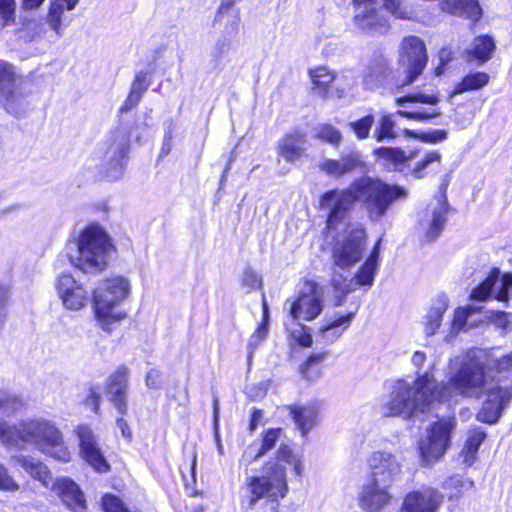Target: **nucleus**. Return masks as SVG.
Masks as SVG:
<instances>
[{"instance_id":"obj_1","label":"nucleus","mask_w":512,"mask_h":512,"mask_svg":"<svg viewBox=\"0 0 512 512\" xmlns=\"http://www.w3.org/2000/svg\"><path fill=\"white\" fill-rule=\"evenodd\" d=\"M458 370L445 385H436L430 372H425L413 383L397 380L388 398L381 406L386 417L411 419L430 410L434 401H448L455 397H486L477 419L487 424L496 423L512 399V352L491 360L487 365L481 354L469 350L454 360Z\"/></svg>"},{"instance_id":"obj_2","label":"nucleus","mask_w":512,"mask_h":512,"mask_svg":"<svg viewBox=\"0 0 512 512\" xmlns=\"http://www.w3.org/2000/svg\"><path fill=\"white\" fill-rule=\"evenodd\" d=\"M407 192L397 185H389L378 178L363 176L355 179L349 187L326 192L320 200L323 210H329L327 228L338 229L345 222L348 212L356 202L365 209L372 222L380 221L398 199H404Z\"/></svg>"},{"instance_id":"obj_3","label":"nucleus","mask_w":512,"mask_h":512,"mask_svg":"<svg viewBox=\"0 0 512 512\" xmlns=\"http://www.w3.org/2000/svg\"><path fill=\"white\" fill-rule=\"evenodd\" d=\"M283 463L293 465L294 471L298 476L302 474L300 460L287 445H280L276 458L270 459L265 463L263 475L246 478L245 484L249 493L250 507H254L262 498L278 505L279 500L286 497L289 488L286 467Z\"/></svg>"},{"instance_id":"obj_4","label":"nucleus","mask_w":512,"mask_h":512,"mask_svg":"<svg viewBox=\"0 0 512 512\" xmlns=\"http://www.w3.org/2000/svg\"><path fill=\"white\" fill-rule=\"evenodd\" d=\"M113 250L111 239L102 226L90 224L66 243L69 262L84 273L103 271Z\"/></svg>"},{"instance_id":"obj_5","label":"nucleus","mask_w":512,"mask_h":512,"mask_svg":"<svg viewBox=\"0 0 512 512\" xmlns=\"http://www.w3.org/2000/svg\"><path fill=\"white\" fill-rule=\"evenodd\" d=\"M31 444L42 453L61 462H69L71 453L57 425L44 417L25 418L16 423V443Z\"/></svg>"},{"instance_id":"obj_6","label":"nucleus","mask_w":512,"mask_h":512,"mask_svg":"<svg viewBox=\"0 0 512 512\" xmlns=\"http://www.w3.org/2000/svg\"><path fill=\"white\" fill-rule=\"evenodd\" d=\"M353 22L356 28L368 35H382L389 29L383 9L399 19H411L413 9L404 0H353Z\"/></svg>"},{"instance_id":"obj_7","label":"nucleus","mask_w":512,"mask_h":512,"mask_svg":"<svg viewBox=\"0 0 512 512\" xmlns=\"http://www.w3.org/2000/svg\"><path fill=\"white\" fill-rule=\"evenodd\" d=\"M131 285L127 278L117 276L102 280L93 291V305L96 320L102 329L109 331V325L121 321L126 314L117 307L130 295Z\"/></svg>"},{"instance_id":"obj_8","label":"nucleus","mask_w":512,"mask_h":512,"mask_svg":"<svg viewBox=\"0 0 512 512\" xmlns=\"http://www.w3.org/2000/svg\"><path fill=\"white\" fill-rule=\"evenodd\" d=\"M16 462L32 478L38 480L45 487L51 490L63 501L73 512H84L86 501L78 485L68 478L53 480L48 468L39 460L27 456H18Z\"/></svg>"},{"instance_id":"obj_9","label":"nucleus","mask_w":512,"mask_h":512,"mask_svg":"<svg viewBox=\"0 0 512 512\" xmlns=\"http://www.w3.org/2000/svg\"><path fill=\"white\" fill-rule=\"evenodd\" d=\"M454 427V419L443 418L434 422L426 430L425 436L418 441V453L422 466L434 465L444 456Z\"/></svg>"},{"instance_id":"obj_10","label":"nucleus","mask_w":512,"mask_h":512,"mask_svg":"<svg viewBox=\"0 0 512 512\" xmlns=\"http://www.w3.org/2000/svg\"><path fill=\"white\" fill-rule=\"evenodd\" d=\"M341 240H337L332 249V259L335 270L350 269L363 257L364 245L367 239L366 230L361 224L346 225Z\"/></svg>"},{"instance_id":"obj_11","label":"nucleus","mask_w":512,"mask_h":512,"mask_svg":"<svg viewBox=\"0 0 512 512\" xmlns=\"http://www.w3.org/2000/svg\"><path fill=\"white\" fill-rule=\"evenodd\" d=\"M380 243L381 239L377 241L371 254L353 278L348 279L338 271L334 270L331 281L335 293L339 294L335 296V306H340L344 297L352 291H355L358 287H370L373 284L374 276L378 269Z\"/></svg>"},{"instance_id":"obj_12","label":"nucleus","mask_w":512,"mask_h":512,"mask_svg":"<svg viewBox=\"0 0 512 512\" xmlns=\"http://www.w3.org/2000/svg\"><path fill=\"white\" fill-rule=\"evenodd\" d=\"M106 144L107 147L101 148L103 175L109 181H116L124 175V159L129 149V137L126 129L116 128L109 135Z\"/></svg>"},{"instance_id":"obj_13","label":"nucleus","mask_w":512,"mask_h":512,"mask_svg":"<svg viewBox=\"0 0 512 512\" xmlns=\"http://www.w3.org/2000/svg\"><path fill=\"white\" fill-rule=\"evenodd\" d=\"M428 61L424 42L417 36L409 35L403 38L400 44L399 63L404 67V78L398 87L414 83L423 73Z\"/></svg>"},{"instance_id":"obj_14","label":"nucleus","mask_w":512,"mask_h":512,"mask_svg":"<svg viewBox=\"0 0 512 512\" xmlns=\"http://www.w3.org/2000/svg\"><path fill=\"white\" fill-rule=\"evenodd\" d=\"M20 85L21 79L14 67L0 60V102L7 112L17 117L25 113L28 104Z\"/></svg>"},{"instance_id":"obj_15","label":"nucleus","mask_w":512,"mask_h":512,"mask_svg":"<svg viewBox=\"0 0 512 512\" xmlns=\"http://www.w3.org/2000/svg\"><path fill=\"white\" fill-rule=\"evenodd\" d=\"M323 309V292L314 282H307L296 300L290 302L289 314L297 321H311Z\"/></svg>"},{"instance_id":"obj_16","label":"nucleus","mask_w":512,"mask_h":512,"mask_svg":"<svg viewBox=\"0 0 512 512\" xmlns=\"http://www.w3.org/2000/svg\"><path fill=\"white\" fill-rule=\"evenodd\" d=\"M369 479L392 487L402 475V464L397 456L389 451L377 450L368 459Z\"/></svg>"},{"instance_id":"obj_17","label":"nucleus","mask_w":512,"mask_h":512,"mask_svg":"<svg viewBox=\"0 0 512 512\" xmlns=\"http://www.w3.org/2000/svg\"><path fill=\"white\" fill-rule=\"evenodd\" d=\"M79 439V454L95 471L107 473L110 465L99 447L97 437L88 425H79L74 430Z\"/></svg>"},{"instance_id":"obj_18","label":"nucleus","mask_w":512,"mask_h":512,"mask_svg":"<svg viewBox=\"0 0 512 512\" xmlns=\"http://www.w3.org/2000/svg\"><path fill=\"white\" fill-rule=\"evenodd\" d=\"M439 97L437 94L433 93H424L421 91L414 92L408 94L403 97H398L395 99V103L398 106H404L407 103L410 104H426L429 105V108L425 109H414V110H398L396 112L397 115L404 117L409 120L415 121H429L433 118L439 117L441 112L436 107L439 103Z\"/></svg>"},{"instance_id":"obj_19","label":"nucleus","mask_w":512,"mask_h":512,"mask_svg":"<svg viewBox=\"0 0 512 512\" xmlns=\"http://www.w3.org/2000/svg\"><path fill=\"white\" fill-rule=\"evenodd\" d=\"M512 289V274H503L497 269L471 292V299L476 301H485L494 296L501 302L509 300V291Z\"/></svg>"},{"instance_id":"obj_20","label":"nucleus","mask_w":512,"mask_h":512,"mask_svg":"<svg viewBox=\"0 0 512 512\" xmlns=\"http://www.w3.org/2000/svg\"><path fill=\"white\" fill-rule=\"evenodd\" d=\"M391 488L385 484L368 479L358 494L359 507L366 512H381L393 500Z\"/></svg>"},{"instance_id":"obj_21","label":"nucleus","mask_w":512,"mask_h":512,"mask_svg":"<svg viewBox=\"0 0 512 512\" xmlns=\"http://www.w3.org/2000/svg\"><path fill=\"white\" fill-rule=\"evenodd\" d=\"M449 210V204L446 196V186H442L441 192L429 204L425 218L421 221L426 229V238L428 241L435 240L443 231Z\"/></svg>"},{"instance_id":"obj_22","label":"nucleus","mask_w":512,"mask_h":512,"mask_svg":"<svg viewBox=\"0 0 512 512\" xmlns=\"http://www.w3.org/2000/svg\"><path fill=\"white\" fill-rule=\"evenodd\" d=\"M443 500L439 491L431 487L409 492L399 512H437Z\"/></svg>"},{"instance_id":"obj_23","label":"nucleus","mask_w":512,"mask_h":512,"mask_svg":"<svg viewBox=\"0 0 512 512\" xmlns=\"http://www.w3.org/2000/svg\"><path fill=\"white\" fill-rule=\"evenodd\" d=\"M55 286L65 308L77 311L86 305L87 292L71 275H59Z\"/></svg>"},{"instance_id":"obj_24","label":"nucleus","mask_w":512,"mask_h":512,"mask_svg":"<svg viewBox=\"0 0 512 512\" xmlns=\"http://www.w3.org/2000/svg\"><path fill=\"white\" fill-rule=\"evenodd\" d=\"M365 162L358 151L342 153L339 159H325L319 169L332 178H341L356 171H363Z\"/></svg>"},{"instance_id":"obj_25","label":"nucleus","mask_w":512,"mask_h":512,"mask_svg":"<svg viewBox=\"0 0 512 512\" xmlns=\"http://www.w3.org/2000/svg\"><path fill=\"white\" fill-rule=\"evenodd\" d=\"M129 369L120 366L107 380L105 393L114 408L121 415H125L128 410L127 392H128Z\"/></svg>"},{"instance_id":"obj_26","label":"nucleus","mask_w":512,"mask_h":512,"mask_svg":"<svg viewBox=\"0 0 512 512\" xmlns=\"http://www.w3.org/2000/svg\"><path fill=\"white\" fill-rule=\"evenodd\" d=\"M377 160L388 170L407 173L410 171V161L417 157L416 151L406 154L400 148L381 147L374 151Z\"/></svg>"},{"instance_id":"obj_27","label":"nucleus","mask_w":512,"mask_h":512,"mask_svg":"<svg viewBox=\"0 0 512 512\" xmlns=\"http://www.w3.org/2000/svg\"><path fill=\"white\" fill-rule=\"evenodd\" d=\"M440 10L477 23L483 17V9L479 0H442Z\"/></svg>"},{"instance_id":"obj_28","label":"nucleus","mask_w":512,"mask_h":512,"mask_svg":"<svg viewBox=\"0 0 512 512\" xmlns=\"http://www.w3.org/2000/svg\"><path fill=\"white\" fill-rule=\"evenodd\" d=\"M306 143L305 133L299 130L289 132L278 141V154L288 162L297 161L303 156Z\"/></svg>"},{"instance_id":"obj_29","label":"nucleus","mask_w":512,"mask_h":512,"mask_svg":"<svg viewBox=\"0 0 512 512\" xmlns=\"http://www.w3.org/2000/svg\"><path fill=\"white\" fill-rule=\"evenodd\" d=\"M449 301L445 294L436 296L423 317V326L426 336L436 334L441 326L442 318L448 309Z\"/></svg>"},{"instance_id":"obj_30","label":"nucleus","mask_w":512,"mask_h":512,"mask_svg":"<svg viewBox=\"0 0 512 512\" xmlns=\"http://www.w3.org/2000/svg\"><path fill=\"white\" fill-rule=\"evenodd\" d=\"M496 49L492 36L480 35L473 39L471 45L465 50L464 56L468 61L476 60L479 64L489 61Z\"/></svg>"},{"instance_id":"obj_31","label":"nucleus","mask_w":512,"mask_h":512,"mask_svg":"<svg viewBox=\"0 0 512 512\" xmlns=\"http://www.w3.org/2000/svg\"><path fill=\"white\" fill-rule=\"evenodd\" d=\"M354 315L355 312H350L347 315H338L326 325H323L319 329V337H321L322 342L332 344L338 340L342 333L350 326Z\"/></svg>"},{"instance_id":"obj_32","label":"nucleus","mask_w":512,"mask_h":512,"mask_svg":"<svg viewBox=\"0 0 512 512\" xmlns=\"http://www.w3.org/2000/svg\"><path fill=\"white\" fill-rule=\"evenodd\" d=\"M290 414L302 436H305L316 424L318 411L314 406H292Z\"/></svg>"},{"instance_id":"obj_33","label":"nucleus","mask_w":512,"mask_h":512,"mask_svg":"<svg viewBox=\"0 0 512 512\" xmlns=\"http://www.w3.org/2000/svg\"><path fill=\"white\" fill-rule=\"evenodd\" d=\"M79 0H52L49 12L47 15V24L56 32L61 35L62 16L65 10L71 11L78 4Z\"/></svg>"},{"instance_id":"obj_34","label":"nucleus","mask_w":512,"mask_h":512,"mask_svg":"<svg viewBox=\"0 0 512 512\" xmlns=\"http://www.w3.org/2000/svg\"><path fill=\"white\" fill-rule=\"evenodd\" d=\"M215 21L224 24V28L221 35L225 37H230V39L235 41L236 36L238 35L240 29L239 10L233 8V5H228V7L224 9L223 18H221L219 7L217 15L215 17Z\"/></svg>"},{"instance_id":"obj_35","label":"nucleus","mask_w":512,"mask_h":512,"mask_svg":"<svg viewBox=\"0 0 512 512\" xmlns=\"http://www.w3.org/2000/svg\"><path fill=\"white\" fill-rule=\"evenodd\" d=\"M263 308V319L262 322L257 327L256 331L252 334L248 342V360L250 361L255 350L259 347V345L265 340L268 334V322H269V308L265 299L262 302Z\"/></svg>"},{"instance_id":"obj_36","label":"nucleus","mask_w":512,"mask_h":512,"mask_svg":"<svg viewBox=\"0 0 512 512\" xmlns=\"http://www.w3.org/2000/svg\"><path fill=\"white\" fill-rule=\"evenodd\" d=\"M390 62L384 56H376L368 66L365 79L369 83L382 82L391 74Z\"/></svg>"},{"instance_id":"obj_37","label":"nucleus","mask_w":512,"mask_h":512,"mask_svg":"<svg viewBox=\"0 0 512 512\" xmlns=\"http://www.w3.org/2000/svg\"><path fill=\"white\" fill-rule=\"evenodd\" d=\"M485 437L486 434L481 428H473L469 430L468 437L462 449V455L465 463L471 465L474 462L479 446L484 441Z\"/></svg>"},{"instance_id":"obj_38","label":"nucleus","mask_w":512,"mask_h":512,"mask_svg":"<svg viewBox=\"0 0 512 512\" xmlns=\"http://www.w3.org/2000/svg\"><path fill=\"white\" fill-rule=\"evenodd\" d=\"M489 79V75L485 72L470 73L455 86L453 94L457 95L469 91L479 90L488 84Z\"/></svg>"},{"instance_id":"obj_39","label":"nucleus","mask_w":512,"mask_h":512,"mask_svg":"<svg viewBox=\"0 0 512 512\" xmlns=\"http://www.w3.org/2000/svg\"><path fill=\"white\" fill-rule=\"evenodd\" d=\"M310 77L313 83V89L322 97L327 94L330 84L335 78L333 72L326 67H317L311 70Z\"/></svg>"},{"instance_id":"obj_40","label":"nucleus","mask_w":512,"mask_h":512,"mask_svg":"<svg viewBox=\"0 0 512 512\" xmlns=\"http://www.w3.org/2000/svg\"><path fill=\"white\" fill-rule=\"evenodd\" d=\"M328 352H319L310 355L300 367L301 375L307 380H315L320 376L318 366L326 359Z\"/></svg>"},{"instance_id":"obj_41","label":"nucleus","mask_w":512,"mask_h":512,"mask_svg":"<svg viewBox=\"0 0 512 512\" xmlns=\"http://www.w3.org/2000/svg\"><path fill=\"white\" fill-rule=\"evenodd\" d=\"M395 121L389 114H384L378 121L377 127L374 130L373 137L377 142H382L388 139H395L397 134L395 132Z\"/></svg>"},{"instance_id":"obj_42","label":"nucleus","mask_w":512,"mask_h":512,"mask_svg":"<svg viewBox=\"0 0 512 512\" xmlns=\"http://www.w3.org/2000/svg\"><path fill=\"white\" fill-rule=\"evenodd\" d=\"M441 163V154L437 151L429 152L425 157L417 162L413 169H410L411 174L421 179L432 169L433 166H439Z\"/></svg>"},{"instance_id":"obj_43","label":"nucleus","mask_w":512,"mask_h":512,"mask_svg":"<svg viewBox=\"0 0 512 512\" xmlns=\"http://www.w3.org/2000/svg\"><path fill=\"white\" fill-rule=\"evenodd\" d=\"M17 17L16 0H0V33L11 25H14Z\"/></svg>"},{"instance_id":"obj_44","label":"nucleus","mask_w":512,"mask_h":512,"mask_svg":"<svg viewBox=\"0 0 512 512\" xmlns=\"http://www.w3.org/2000/svg\"><path fill=\"white\" fill-rule=\"evenodd\" d=\"M315 138L327 142L333 146H339L342 141L341 132L330 124H320L314 128Z\"/></svg>"},{"instance_id":"obj_45","label":"nucleus","mask_w":512,"mask_h":512,"mask_svg":"<svg viewBox=\"0 0 512 512\" xmlns=\"http://www.w3.org/2000/svg\"><path fill=\"white\" fill-rule=\"evenodd\" d=\"M24 400L19 395L0 391V411L6 415L14 414L24 406Z\"/></svg>"},{"instance_id":"obj_46","label":"nucleus","mask_w":512,"mask_h":512,"mask_svg":"<svg viewBox=\"0 0 512 512\" xmlns=\"http://www.w3.org/2000/svg\"><path fill=\"white\" fill-rule=\"evenodd\" d=\"M374 122L375 120L373 115H366L359 120L350 122L349 127L355 133L356 137L362 140L369 137L370 130L374 125Z\"/></svg>"},{"instance_id":"obj_47","label":"nucleus","mask_w":512,"mask_h":512,"mask_svg":"<svg viewBox=\"0 0 512 512\" xmlns=\"http://www.w3.org/2000/svg\"><path fill=\"white\" fill-rule=\"evenodd\" d=\"M281 433L282 430L280 428H272L265 431L263 434L262 443L258 449V455H266L270 450H272L276 446Z\"/></svg>"},{"instance_id":"obj_48","label":"nucleus","mask_w":512,"mask_h":512,"mask_svg":"<svg viewBox=\"0 0 512 512\" xmlns=\"http://www.w3.org/2000/svg\"><path fill=\"white\" fill-rule=\"evenodd\" d=\"M290 335L302 347H310L313 343L310 328L300 323L290 330Z\"/></svg>"},{"instance_id":"obj_49","label":"nucleus","mask_w":512,"mask_h":512,"mask_svg":"<svg viewBox=\"0 0 512 512\" xmlns=\"http://www.w3.org/2000/svg\"><path fill=\"white\" fill-rule=\"evenodd\" d=\"M233 43L234 40L230 39V37L221 35L210 49L211 57L215 61H218L222 56L227 54L232 49Z\"/></svg>"},{"instance_id":"obj_50","label":"nucleus","mask_w":512,"mask_h":512,"mask_svg":"<svg viewBox=\"0 0 512 512\" xmlns=\"http://www.w3.org/2000/svg\"><path fill=\"white\" fill-rule=\"evenodd\" d=\"M19 489V484L9 474L8 469L0 463V491L16 492Z\"/></svg>"},{"instance_id":"obj_51","label":"nucleus","mask_w":512,"mask_h":512,"mask_svg":"<svg viewBox=\"0 0 512 512\" xmlns=\"http://www.w3.org/2000/svg\"><path fill=\"white\" fill-rule=\"evenodd\" d=\"M470 317L469 305L457 309L454 313L452 328L455 331L468 330V320Z\"/></svg>"},{"instance_id":"obj_52","label":"nucleus","mask_w":512,"mask_h":512,"mask_svg":"<svg viewBox=\"0 0 512 512\" xmlns=\"http://www.w3.org/2000/svg\"><path fill=\"white\" fill-rule=\"evenodd\" d=\"M0 441L5 445L16 444V424L10 426L8 422L0 419Z\"/></svg>"},{"instance_id":"obj_53","label":"nucleus","mask_w":512,"mask_h":512,"mask_svg":"<svg viewBox=\"0 0 512 512\" xmlns=\"http://www.w3.org/2000/svg\"><path fill=\"white\" fill-rule=\"evenodd\" d=\"M427 360V357H426V354L422 351H416L413 353L412 357H411V363L412 365L414 366V368L416 369V375L418 378L419 376H422L425 372H430L432 375H433V369H434V362H431L428 366V369L423 371V368H424V364Z\"/></svg>"},{"instance_id":"obj_54","label":"nucleus","mask_w":512,"mask_h":512,"mask_svg":"<svg viewBox=\"0 0 512 512\" xmlns=\"http://www.w3.org/2000/svg\"><path fill=\"white\" fill-rule=\"evenodd\" d=\"M150 85V80L148 79V74L146 72L140 71L136 74L135 79L132 82L130 91L139 93L143 96L145 91L148 89Z\"/></svg>"},{"instance_id":"obj_55","label":"nucleus","mask_w":512,"mask_h":512,"mask_svg":"<svg viewBox=\"0 0 512 512\" xmlns=\"http://www.w3.org/2000/svg\"><path fill=\"white\" fill-rule=\"evenodd\" d=\"M440 64L435 68V75L441 76L444 74L446 65L453 60V52L450 48L444 47L438 54Z\"/></svg>"},{"instance_id":"obj_56","label":"nucleus","mask_w":512,"mask_h":512,"mask_svg":"<svg viewBox=\"0 0 512 512\" xmlns=\"http://www.w3.org/2000/svg\"><path fill=\"white\" fill-rule=\"evenodd\" d=\"M258 445L257 444H251L249 445L245 451L243 452V455L241 457V462L246 465V466H249L251 465L253 462L257 461L259 458H261L262 456H264V454H259L258 455Z\"/></svg>"},{"instance_id":"obj_57","label":"nucleus","mask_w":512,"mask_h":512,"mask_svg":"<svg viewBox=\"0 0 512 512\" xmlns=\"http://www.w3.org/2000/svg\"><path fill=\"white\" fill-rule=\"evenodd\" d=\"M447 138V132L445 130H433L430 132L422 133L419 136V139H421L423 142L426 143H439L444 141Z\"/></svg>"},{"instance_id":"obj_58","label":"nucleus","mask_w":512,"mask_h":512,"mask_svg":"<svg viewBox=\"0 0 512 512\" xmlns=\"http://www.w3.org/2000/svg\"><path fill=\"white\" fill-rule=\"evenodd\" d=\"M482 306L469 305L470 317L468 320V330L477 327L484 321L485 316H482Z\"/></svg>"},{"instance_id":"obj_59","label":"nucleus","mask_w":512,"mask_h":512,"mask_svg":"<svg viewBox=\"0 0 512 512\" xmlns=\"http://www.w3.org/2000/svg\"><path fill=\"white\" fill-rule=\"evenodd\" d=\"M261 278L251 270H247L242 279V284L250 290H255L261 287Z\"/></svg>"},{"instance_id":"obj_60","label":"nucleus","mask_w":512,"mask_h":512,"mask_svg":"<svg viewBox=\"0 0 512 512\" xmlns=\"http://www.w3.org/2000/svg\"><path fill=\"white\" fill-rule=\"evenodd\" d=\"M172 141H173V123L171 122L164 134L163 143L160 150V157L167 156L172 149Z\"/></svg>"},{"instance_id":"obj_61","label":"nucleus","mask_w":512,"mask_h":512,"mask_svg":"<svg viewBox=\"0 0 512 512\" xmlns=\"http://www.w3.org/2000/svg\"><path fill=\"white\" fill-rule=\"evenodd\" d=\"M213 419H214V430H215V439L217 442V448H218L219 453L222 455L224 453V449L220 442L219 432H218L219 401L217 398H215L213 401Z\"/></svg>"},{"instance_id":"obj_62","label":"nucleus","mask_w":512,"mask_h":512,"mask_svg":"<svg viewBox=\"0 0 512 512\" xmlns=\"http://www.w3.org/2000/svg\"><path fill=\"white\" fill-rule=\"evenodd\" d=\"M150 129V124L147 121H142L140 123H135L133 129L130 131V135L134 137L137 141H140L143 137L147 135L148 130Z\"/></svg>"},{"instance_id":"obj_63","label":"nucleus","mask_w":512,"mask_h":512,"mask_svg":"<svg viewBox=\"0 0 512 512\" xmlns=\"http://www.w3.org/2000/svg\"><path fill=\"white\" fill-rule=\"evenodd\" d=\"M141 98H142V95H140L139 93L130 91L128 94V97L125 100V103L121 107L120 111L122 113H124V112H128V111L132 110L134 107H136L139 104V102L141 101Z\"/></svg>"},{"instance_id":"obj_64","label":"nucleus","mask_w":512,"mask_h":512,"mask_svg":"<svg viewBox=\"0 0 512 512\" xmlns=\"http://www.w3.org/2000/svg\"><path fill=\"white\" fill-rule=\"evenodd\" d=\"M146 385L149 388L157 389L161 386V373L156 369H151L146 375Z\"/></svg>"}]
</instances>
